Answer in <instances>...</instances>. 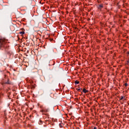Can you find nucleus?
Segmentation results:
<instances>
[{
    "mask_svg": "<svg viewBox=\"0 0 129 129\" xmlns=\"http://www.w3.org/2000/svg\"><path fill=\"white\" fill-rule=\"evenodd\" d=\"M8 45V39L3 38H0V49L4 50Z\"/></svg>",
    "mask_w": 129,
    "mask_h": 129,
    "instance_id": "f257e3e1",
    "label": "nucleus"
},
{
    "mask_svg": "<svg viewBox=\"0 0 129 129\" xmlns=\"http://www.w3.org/2000/svg\"><path fill=\"white\" fill-rule=\"evenodd\" d=\"M41 112H48L49 109L47 108H43L42 110H40Z\"/></svg>",
    "mask_w": 129,
    "mask_h": 129,
    "instance_id": "f03ea898",
    "label": "nucleus"
},
{
    "mask_svg": "<svg viewBox=\"0 0 129 129\" xmlns=\"http://www.w3.org/2000/svg\"><path fill=\"white\" fill-rule=\"evenodd\" d=\"M103 8V5L102 4L99 5V7H98V10H101V9H102Z\"/></svg>",
    "mask_w": 129,
    "mask_h": 129,
    "instance_id": "7ed1b4c3",
    "label": "nucleus"
},
{
    "mask_svg": "<svg viewBox=\"0 0 129 129\" xmlns=\"http://www.w3.org/2000/svg\"><path fill=\"white\" fill-rule=\"evenodd\" d=\"M83 92H84V93H88V90H87L86 89L84 88L83 90Z\"/></svg>",
    "mask_w": 129,
    "mask_h": 129,
    "instance_id": "20e7f679",
    "label": "nucleus"
},
{
    "mask_svg": "<svg viewBox=\"0 0 129 129\" xmlns=\"http://www.w3.org/2000/svg\"><path fill=\"white\" fill-rule=\"evenodd\" d=\"M125 97L124 96H121L120 98V100H122V99H124V100H125Z\"/></svg>",
    "mask_w": 129,
    "mask_h": 129,
    "instance_id": "39448f33",
    "label": "nucleus"
},
{
    "mask_svg": "<svg viewBox=\"0 0 129 129\" xmlns=\"http://www.w3.org/2000/svg\"><path fill=\"white\" fill-rule=\"evenodd\" d=\"M80 82L79 81H78V80H76L75 81V84L77 85V84H79Z\"/></svg>",
    "mask_w": 129,
    "mask_h": 129,
    "instance_id": "423d86ee",
    "label": "nucleus"
},
{
    "mask_svg": "<svg viewBox=\"0 0 129 129\" xmlns=\"http://www.w3.org/2000/svg\"><path fill=\"white\" fill-rule=\"evenodd\" d=\"M19 34H20V35H24L25 34V31H21L19 32Z\"/></svg>",
    "mask_w": 129,
    "mask_h": 129,
    "instance_id": "0eeeda50",
    "label": "nucleus"
},
{
    "mask_svg": "<svg viewBox=\"0 0 129 129\" xmlns=\"http://www.w3.org/2000/svg\"><path fill=\"white\" fill-rule=\"evenodd\" d=\"M126 64L128 66H129V59L127 60V62H126Z\"/></svg>",
    "mask_w": 129,
    "mask_h": 129,
    "instance_id": "6e6552de",
    "label": "nucleus"
},
{
    "mask_svg": "<svg viewBox=\"0 0 129 129\" xmlns=\"http://www.w3.org/2000/svg\"><path fill=\"white\" fill-rule=\"evenodd\" d=\"M124 85H125V86L126 87V86H127V85H127V83H125V84H124Z\"/></svg>",
    "mask_w": 129,
    "mask_h": 129,
    "instance_id": "1a4fd4ad",
    "label": "nucleus"
},
{
    "mask_svg": "<svg viewBox=\"0 0 129 129\" xmlns=\"http://www.w3.org/2000/svg\"><path fill=\"white\" fill-rule=\"evenodd\" d=\"M93 129H97V127H96V126H94Z\"/></svg>",
    "mask_w": 129,
    "mask_h": 129,
    "instance_id": "9d476101",
    "label": "nucleus"
},
{
    "mask_svg": "<svg viewBox=\"0 0 129 129\" xmlns=\"http://www.w3.org/2000/svg\"><path fill=\"white\" fill-rule=\"evenodd\" d=\"M77 90H78V91H80V89H77Z\"/></svg>",
    "mask_w": 129,
    "mask_h": 129,
    "instance_id": "9b49d317",
    "label": "nucleus"
}]
</instances>
